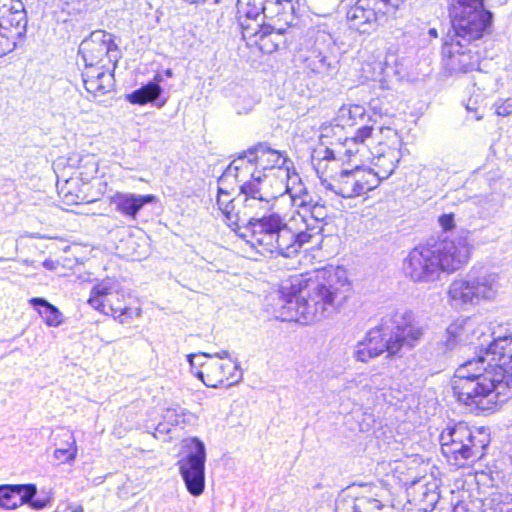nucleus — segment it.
Instances as JSON below:
<instances>
[{"mask_svg":"<svg viewBox=\"0 0 512 512\" xmlns=\"http://www.w3.org/2000/svg\"><path fill=\"white\" fill-rule=\"evenodd\" d=\"M286 192L290 194L292 204L294 207L301 209L300 212L306 213L315 201L308 194L306 190H301L300 193H292V190L286 186Z\"/></svg>","mask_w":512,"mask_h":512,"instance_id":"79ce46f5","label":"nucleus"},{"mask_svg":"<svg viewBox=\"0 0 512 512\" xmlns=\"http://www.w3.org/2000/svg\"><path fill=\"white\" fill-rule=\"evenodd\" d=\"M76 181L74 179L67 180L65 186L61 188L60 193L64 194V199L67 203L77 202L79 197L71 192V188L74 186Z\"/></svg>","mask_w":512,"mask_h":512,"instance_id":"09e8293b","label":"nucleus"},{"mask_svg":"<svg viewBox=\"0 0 512 512\" xmlns=\"http://www.w3.org/2000/svg\"><path fill=\"white\" fill-rule=\"evenodd\" d=\"M79 53L85 63L102 64L107 58L108 62H117L119 50L114 43L113 36L103 30H97L83 40L79 47Z\"/></svg>","mask_w":512,"mask_h":512,"instance_id":"f3484780","label":"nucleus"},{"mask_svg":"<svg viewBox=\"0 0 512 512\" xmlns=\"http://www.w3.org/2000/svg\"><path fill=\"white\" fill-rule=\"evenodd\" d=\"M36 494L37 487L35 484L0 485V507L15 509L23 504H29L36 510L45 508L50 503L51 497L35 498Z\"/></svg>","mask_w":512,"mask_h":512,"instance_id":"a211bd4d","label":"nucleus"},{"mask_svg":"<svg viewBox=\"0 0 512 512\" xmlns=\"http://www.w3.org/2000/svg\"><path fill=\"white\" fill-rule=\"evenodd\" d=\"M210 356H213V354L197 353L187 355V360L190 364L192 372L195 375L197 370H204V366L202 364L208 363Z\"/></svg>","mask_w":512,"mask_h":512,"instance_id":"c03bdc74","label":"nucleus"},{"mask_svg":"<svg viewBox=\"0 0 512 512\" xmlns=\"http://www.w3.org/2000/svg\"><path fill=\"white\" fill-rule=\"evenodd\" d=\"M104 67V64L89 65V63H85V69L82 72L83 83H85V80H92L106 73L107 71L104 69Z\"/></svg>","mask_w":512,"mask_h":512,"instance_id":"a18cd8bd","label":"nucleus"},{"mask_svg":"<svg viewBox=\"0 0 512 512\" xmlns=\"http://www.w3.org/2000/svg\"><path fill=\"white\" fill-rule=\"evenodd\" d=\"M439 261L434 244L418 245L403 260V273L414 283L431 284L444 273Z\"/></svg>","mask_w":512,"mask_h":512,"instance_id":"9d476101","label":"nucleus"},{"mask_svg":"<svg viewBox=\"0 0 512 512\" xmlns=\"http://www.w3.org/2000/svg\"><path fill=\"white\" fill-rule=\"evenodd\" d=\"M287 31H278L271 27V24L263 23H245L242 22L243 38L252 41L259 49L266 54H271L282 45H285V33Z\"/></svg>","mask_w":512,"mask_h":512,"instance_id":"6ab92c4d","label":"nucleus"},{"mask_svg":"<svg viewBox=\"0 0 512 512\" xmlns=\"http://www.w3.org/2000/svg\"><path fill=\"white\" fill-rule=\"evenodd\" d=\"M429 35L432 37H437V30L435 28H431L429 30Z\"/></svg>","mask_w":512,"mask_h":512,"instance_id":"13d9d810","label":"nucleus"},{"mask_svg":"<svg viewBox=\"0 0 512 512\" xmlns=\"http://www.w3.org/2000/svg\"><path fill=\"white\" fill-rule=\"evenodd\" d=\"M346 19L349 28L361 34H371L388 20L385 12L375 5V0H357L347 10Z\"/></svg>","mask_w":512,"mask_h":512,"instance_id":"dca6fc26","label":"nucleus"},{"mask_svg":"<svg viewBox=\"0 0 512 512\" xmlns=\"http://www.w3.org/2000/svg\"><path fill=\"white\" fill-rule=\"evenodd\" d=\"M496 113L499 116H509L512 113V98H506L496 103Z\"/></svg>","mask_w":512,"mask_h":512,"instance_id":"de8ad7c7","label":"nucleus"},{"mask_svg":"<svg viewBox=\"0 0 512 512\" xmlns=\"http://www.w3.org/2000/svg\"><path fill=\"white\" fill-rule=\"evenodd\" d=\"M165 104V101L158 104V107H162Z\"/></svg>","mask_w":512,"mask_h":512,"instance_id":"bf43d9fd","label":"nucleus"},{"mask_svg":"<svg viewBox=\"0 0 512 512\" xmlns=\"http://www.w3.org/2000/svg\"><path fill=\"white\" fill-rule=\"evenodd\" d=\"M500 289L499 275L483 265H474L463 278L455 279L448 288L452 305H477L496 298Z\"/></svg>","mask_w":512,"mask_h":512,"instance_id":"6e6552de","label":"nucleus"},{"mask_svg":"<svg viewBox=\"0 0 512 512\" xmlns=\"http://www.w3.org/2000/svg\"><path fill=\"white\" fill-rule=\"evenodd\" d=\"M56 512H83V507L78 504L58 506Z\"/></svg>","mask_w":512,"mask_h":512,"instance_id":"603ef678","label":"nucleus"},{"mask_svg":"<svg viewBox=\"0 0 512 512\" xmlns=\"http://www.w3.org/2000/svg\"><path fill=\"white\" fill-rule=\"evenodd\" d=\"M250 158L257 164L260 173L266 174V171L277 170L279 173L288 176L289 160L279 151L270 148L266 143H259L248 149Z\"/></svg>","mask_w":512,"mask_h":512,"instance_id":"412c9836","label":"nucleus"},{"mask_svg":"<svg viewBox=\"0 0 512 512\" xmlns=\"http://www.w3.org/2000/svg\"><path fill=\"white\" fill-rule=\"evenodd\" d=\"M471 328L470 321L466 320L464 324L452 323L446 330L447 340L446 346L452 349L458 342L462 341L463 334L467 333Z\"/></svg>","mask_w":512,"mask_h":512,"instance_id":"a19ab883","label":"nucleus"},{"mask_svg":"<svg viewBox=\"0 0 512 512\" xmlns=\"http://www.w3.org/2000/svg\"><path fill=\"white\" fill-rule=\"evenodd\" d=\"M402 2L403 0H375V5L389 18L395 16Z\"/></svg>","mask_w":512,"mask_h":512,"instance_id":"37998d69","label":"nucleus"},{"mask_svg":"<svg viewBox=\"0 0 512 512\" xmlns=\"http://www.w3.org/2000/svg\"><path fill=\"white\" fill-rule=\"evenodd\" d=\"M265 0H237V13L240 25L245 23H259L258 18L265 14Z\"/></svg>","mask_w":512,"mask_h":512,"instance_id":"2f4dec72","label":"nucleus"},{"mask_svg":"<svg viewBox=\"0 0 512 512\" xmlns=\"http://www.w3.org/2000/svg\"><path fill=\"white\" fill-rule=\"evenodd\" d=\"M469 45L470 44L450 37V33L447 34L442 47L443 67L446 71H448L450 74L461 73V69H456L458 62L459 65L461 64L459 55L461 49Z\"/></svg>","mask_w":512,"mask_h":512,"instance_id":"cd10ccee","label":"nucleus"},{"mask_svg":"<svg viewBox=\"0 0 512 512\" xmlns=\"http://www.w3.org/2000/svg\"><path fill=\"white\" fill-rule=\"evenodd\" d=\"M347 113L351 115V120L357 124V119H362L365 116V108L361 105L342 106V115Z\"/></svg>","mask_w":512,"mask_h":512,"instance_id":"49530a36","label":"nucleus"},{"mask_svg":"<svg viewBox=\"0 0 512 512\" xmlns=\"http://www.w3.org/2000/svg\"><path fill=\"white\" fill-rule=\"evenodd\" d=\"M378 186V180L370 170L355 166L353 169L341 168L334 181H329L326 189L343 198L361 196Z\"/></svg>","mask_w":512,"mask_h":512,"instance_id":"ddd939ff","label":"nucleus"},{"mask_svg":"<svg viewBox=\"0 0 512 512\" xmlns=\"http://www.w3.org/2000/svg\"><path fill=\"white\" fill-rule=\"evenodd\" d=\"M43 266L46 268V269H49V270H53L55 268V264L52 260H45L43 262Z\"/></svg>","mask_w":512,"mask_h":512,"instance_id":"864d4df0","label":"nucleus"},{"mask_svg":"<svg viewBox=\"0 0 512 512\" xmlns=\"http://www.w3.org/2000/svg\"><path fill=\"white\" fill-rule=\"evenodd\" d=\"M192 418L193 414L179 405L169 407L163 413L164 421L171 426L189 423Z\"/></svg>","mask_w":512,"mask_h":512,"instance_id":"58836bf2","label":"nucleus"},{"mask_svg":"<svg viewBox=\"0 0 512 512\" xmlns=\"http://www.w3.org/2000/svg\"><path fill=\"white\" fill-rule=\"evenodd\" d=\"M373 130L372 126L364 125L358 128L352 137L345 139L343 145L346 149L344 153L349 159L357 154H364L365 143L371 138Z\"/></svg>","mask_w":512,"mask_h":512,"instance_id":"72a5a7b5","label":"nucleus"},{"mask_svg":"<svg viewBox=\"0 0 512 512\" xmlns=\"http://www.w3.org/2000/svg\"><path fill=\"white\" fill-rule=\"evenodd\" d=\"M490 442L485 428L471 430L465 423H458L440 434L443 455L452 465L462 467L467 461H475L484 455Z\"/></svg>","mask_w":512,"mask_h":512,"instance_id":"423d86ee","label":"nucleus"},{"mask_svg":"<svg viewBox=\"0 0 512 512\" xmlns=\"http://www.w3.org/2000/svg\"><path fill=\"white\" fill-rule=\"evenodd\" d=\"M157 430H158L159 432H164V431H168L169 429L165 426V424L160 423V424L158 425V427H157Z\"/></svg>","mask_w":512,"mask_h":512,"instance_id":"6e6d98bb","label":"nucleus"},{"mask_svg":"<svg viewBox=\"0 0 512 512\" xmlns=\"http://www.w3.org/2000/svg\"><path fill=\"white\" fill-rule=\"evenodd\" d=\"M30 305L37 310L44 323L50 327H58L63 322V315L59 309L46 299L34 297L29 300Z\"/></svg>","mask_w":512,"mask_h":512,"instance_id":"7c9ffc66","label":"nucleus"},{"mask_svg":"<svg viewBox=\"0 0 512 512\" xmlns=\"http://www.w3.org/2000/svg\"><path fill=\"white\" fill-rule=\"evenodd\" d=\"M325 216L324 206L318 202L313 203L306 213L293 211L287 219L278 213L280 224L271 231L269 255L290 258L298 254L303 245L320 243Z\"/></svg>","mask_w":512,"mask_h":512,"instance_id":"39448f33","label":"nucleus"},{"mask_svg":"<svg viewBox=\"0 0 512 512\" xmlns=\"http://www.w3.org/2000/svg\"><path fill=\"white\" fill-rule=\"evenodd\" d=\"M444 272L452 273L465 266L471 257L473 245L468 241V232L454 235L434 244Z\"/></svg>","mask_w":512,"mask_h":512,"instance_id":"2eb2a0df","label":"nucleus"},{"mask_svg":"<svg viewBox=\"0 0 512 512\" xmlns=\"http://www.w3.org/2000/svg\"><path fill=\"white\" fill-rule=\"evenodd\" d=\"M66 437V447L57 448L54 451V458L61 463H71L77 456V445L76 440L69 431L64 433Z\"/></svg>","mask_w":512,"mask_h":512,"instance_id":"e433bc0d","label":"nucleus"},{"mask_svg":"<svg viewBox=\"0 0 512 512\" xmlns=\"http://www.w3.org/2000/svg\"><path fill=\"white\" fill-rule=\"evenodd\" d=\"M163 80L162 75L157 74L153 81L148 82L139 89L134 90L126 96V99L131 104L145 105L150 102H155L162 93L160 82Z\"/></svg>","mask_w":512,"mask_h":512,"instance_id":"c85d7f7f","label":"nucleus"},{"mask_svg":"<svg viewBox=\"0 0 512 512\" xmlns=\"http://www.w3.org/2000/svg\"><path fill=\"white\" fill-rule=\"evenodd\" d=\"M334 121L336 122V124H335L336 127L343 128L345 126H354L355 125V121L351 120V115H347V113H345V115L344 114L342 115V107L338 110L337 116Z\"/></svg>","mask_w":512,"mask_h":512,"instance_id":"8fccbe9b","label":"nucleus"},{"mask_svg":"<svg viewBox=\"0 0 512 512\" xmlns=\"http://www.w3.org/2000/svg\"><path fill=\"white\" fill-rule=\"evenodd\" d=\"M267 180L268 175L258 171L257 164L250 158V152L247 150L228 165L218 178L217 184L234 189L239 185V192L247 197H255L273 209L277 196L265 188Z\"/></svg>","mask_w":512,"mask_h":512,"instance_id":"0eeeda50","label":"nucleus"},{"mask_svg":"<svg viewBox=\"0 0 512 512\" xmlns=\"http://www.w3.org/2000/svg\"><path fill=\"white\" fill-rule=\"evenodd\" d=\"M113 81V74L106 72L100 75L98 78L85 80L84 86L88 93L92 94L93 96H98L110 91L113 86Z\"/></svg>","mask_w":512,"mask_h":512,"instance_id":"c9c22d12","label":"nucleus"},{"mask_svg":"<svg viewBox=\"0 0 512 512\" xmlns=\"http://www.w3.org/2000/svg\"><path fill=\"white\" fill-rule=\"evenodd\" d=\"M476 48V45L472 43L469 46L464 47L461 49L459 58L461 60V64H457L456 69H461V73H466L468 71H472L476 69L479 65V55L478 52L474 50Z\"/></svg>","mask_w":512,"mask_h":512,"instance_id":"4c0bfd02","label":"nucleus"},{"mask_svg":"<svg viewBox=\"0 0 512 512\" xmlns=\"http://www.w3.org/2000/svg\"><path fill=\"white\" fill-rule=\"evenodd\" d=\"M263 19H266V23L271 24L275 30L287 31L297 22L295 3L292 0L268 1Z\"/></svg>","mask_w":512,"mask_h":512,"instance_id":"4be33fe9","label":"nucleus"},{"mask_svg":"<svg viewBox=\"0 0 512 512\" xmlns=\"http://www.w3.org/2000/svg\"><path fill=\"white\" fill-rule=\"evenodd\" d=\"M307 53L336 51L335 40L331 34L329 25L317 24L307 30L304 41Z\"/></svg>","mask_w":512,"mask_h":512,"instance_id":"a878e982","label":"nucleus"},{"mask_svg":"<svg viewBox=\"0 0 512 512\" xmlns=\"http://www.w3.org/2000/svg\"><path fill=\"white\" fill-rule=\"evenodd\" d=\"M349 290L347 273L339 266L294 275L281 286L279 318L307 325L328 317L339 309Z\"/></svg>","mask_w":512,"mask_h":512,"instance_id":"f03ea898","label":"nucleus"},{"mask_svg":"<svg viewBox=\"0 0 512 512\" xmlns=\"http://www.w3.org/2000/svg\"><path fill=\"white\" fill-rule=\"evenodd\" d=\"M164 75L168 78H171L173 76V71L171 69H166L164 71Z\"/></svg>","mask_w":512,"mask_h":512,"instance_id":"4d7b16f0","label":"nucleus"},{"mask_svg":"<svg viewBox=\"0 0 512 512\" xmlns=\"http://www.w3.org/2000/svg\"><path fill=\"white\" fill-rule=\"evenodd\" d=\"M258 99L250 94L248 90L241 86H235L233 89L231 103L237 114H247L253 110L258 103Z\"/></svg>","mask_w":512,"mask_h":512,"instance_id":"f704fd0d","label":"nucleus"},{"mask_svg":"<svg viewBox=\"0 0 512 512\" xmlns=\"http://www.w3.org/2000/svg\"><path fill=\"white\" fill-rule=\"evenodd\" d=\"M499 512H512V500H508V502H506L505 506L503 507V511Z\"/></svg>","mask_w":512,"mask_h":512,"instance_id":"5fc2aeb1","label":"nucleus"},{"mask_svg":"<svg viewBox=\"0 0 512 512\" xmlns=\"http://www.w3.org/2000/svg\"><path fill=\"white\" fill-rule=\"evenodd\" d=\"M202 365L204 370H197L196 377L207 387L216 388L222 384L231 387L242 380L239 364L230 358L226 350L213 354L208 363Z\"/></svg>","mask_w":512,"mask_h":512,"instance_id":"f8f14e48","label":"nucleus"},{"mask_svg":"<svg viewBox=\"0 0 512 512\" xmlns=\"http://www.w3.org/2000/svg\"><path fill=\"white\" fill-rule=\"evenodd\" d=\"M492 192L474 198V203L479 206L482 217H488L496 213L502 205L503 195L497 188V182L490 183Z\"/></svg>","mask_w":512,"mask_h":512,"instance_id":"473e14b6","label":"nucleus"},{"mask_svg":"<svg viewBox=\"0 0 512 512\" xmlns=\"http://www.w3.org/2000/svg\"><path fill=\"white\" fill-rule=\"evenodd\" d=\"M303 63L305 69L320 78H332L339 70V58L336 51L307 53L303 58Z\"/></svg>","mask_w":512,"mask_h":512,"instance_id":"b1692460","label":"nucleus"},{"mask_svg":"<svg viewBox=\"0 0 512 512\" xmlns=\"http://www.w3.org/2000/svg\"><path fill=\"white\" fill-rule=\"evenodd\" d=\"M183 448L186 455L177 463L179 472L188 492L199 496L205 488V445L200 439L193 437L183 441Z\"/></svg>","mask_w":512,"mask_h":512,"instance_id":"9b49d317","label":"nucleus"},{"mask_svg":"<svg viewBox=\"0 0 512 512\" xmlns=\"http://www.w3.org/2000/svg\"><path fill=\"white\" fill-rule=\"evenodd\" d=\"M156 197L152 194H134L116 192L111 197L115 210L129 220H136L138 212L147 204L154 203Z\"/></svg>","mask_w":512,"mask_h":512,"instance_id":"5701e85b","label":"nucleus"},{"mask_svg":"<svg viewBox=\"0 0 512 512\" xmlns=\"http://www.w3.org/2000/svg\"><path fill=\"white\" fill-rule=\"evenodd\" d=\"M508 500H512V494L496 489L486 496L482 502L485 509L499 512L503 511V507Z\"/></svg>","mask_w":512,"mask_h":512,"instance_id":"ea45409f","label":"nucleus"},{"mask_svg":"<svg viewBox=\"0 0 512 512\" xmlns=\"http://www.w3.org/2000/svg\"><path fill=\"white\" fill-rule=\"evenodd\" d=\"M399 159L394 150L389 149L373 158V168H367L375 175L378 180V185L384 179H387L395 170Z\"/></svg>","mask_w":512,"mask_h":512,"instance_id":"c756f323","label":"nucleus"},{"mask_svg":"<svg viewBox=\"0 0 512 512\" xmlns=\"http://www.w3.org/2000/svg\"><path fill=\"white\" fill-rule=\"evenodd\" d=\"M383 508V504L373 497H344L336 501V512H377Z\"/></svg>","mask_w":512,"mask_h":512,"instance_id":"bb28decb","label":"nucleus"},{"mask_svg":"<svg viewBox=\"0 0 512 512\" xmlns=\"http://www.w3.org/2000/svg\"><path fill=\"white\" fill-rule=\"evenodd\" d=\"M21 9L10 10L0 17V57L13 51L17 40L26 33L27 17L22 4Z\"/></svg>","mask_w":512,"mask_h":512,"instance_id":"aec40b11","label":"nucleus"},{"mask_svg":"<svg viewBox=\"0 0 512 512\" xmlns=\"http://www.w3.org/2000/svg\"><path fill=\"white\" fill-rule=\"evenodd\" d=\"M424 329L414 313L406 308H392L382 316L379 325L370 329L353 352L357 361L367 363L384 352L387 358L402 357L421 341Z\"/></svg>","mask_w":512,"mask_h":512,"instance_id":"20e7f679","label":"nucleus"},{"mask_svg":"<svg viewBox=\"0 0 512 512\" xmlns=\"http://www.w3.org/2000/svg\"><path fill=\"white\" fill-rule=\"evenodd\" d=\"M312 163L325 187L329 181H334V177H337L340 169L344 168L342 160L337 159L334 151L327 147L315 151L312 156Z\"/></svg>","mask_w":512,"mask_h":512,"instance_id":"393cba45","label":"nucleus"},{"mask_svg":"<svg viewBox=\"0 0 512 512\" xmlns=\"http://www.w3.org/2000/svg\"><path fill=\"white\" fill-rule=\"evenodd\" d=\"M452 388L459 402L480 411L512 398V335L494 337L484 356L460 365Z\"/></svg>","mask_w":512,"mask_h":512,"instance_id":"f257e3e1","label":"nucleus"},{"mask_svg":"<svg viewBox=\"0 0 512 512\" xmlns=\"http://www.w3.org/2000/svg\"><path fill=\"white\" fill-rule=\"evenodd\" d=\"M123 294L116 289V284L110 279L95 284L90 292L88 304L104 314H109L114 319L124 323L127 317H131L130 309L122 303Z\"/></svg>","mask_w":512,"mask_h":512,"instance_id":"4468645a","label":"nucleus"},{"mask_svg":"<svg viewBox=\"0 0 512 512\" xmlns=\"http://www.w3.org/2000/svg\"><path fill=\"white\" fill-rule=\"evenodd\" d=\"M439 224L445 230L449 231L454 227V215L453 214H443L439 217Z\"/></svg>","mask_w":512,"mask_h":512,"instance_id":"3c124183","label":"nucleus"},{"mask_svg":"<svg viewBox=\"0 0 512 512\" xmlns=\"http://www.w3.org/2000/svg\"><path fill=\"white\" fill-rule=\"evenodd\" d=\"M2 4V0H0V5Z\"/></svg>","mask_w":512,"mask_h":512,"instance_id":"052dcab7","label":"nucleus"},{"mask_svg":"<svg viewBox=\"0 0 512 512\" xmlns=\"http://www.w3.org/2000/svg\"><path fill=\"white\" fill-rule=\"evenodd\" d=\"M234 192L233 187L217 184L216 206L223 221L242 237L249 233L252 246L260 254L269 255L271 231L280 224L278 213L255 197H247L241 192L234 196Z\"/></svg>","mask_w":512,"mask_h":512,"instance_id":"7ed1b4c3","label":"nucleus"},{"mask_svg":"<svg viewBox=\"0 0 512 512\" xmlns=\"http://www.w3.org/2000/svg\"><path fill=\"white\" fill-rule=\"evenodd\" d=\"M450 16V37L470 45L483 38L493 19L484 7V0H452Z\"/></svg>","mask_w":512,"mask_h":512,"instance_id":"1a4fd4ad","label":"nucleus"}]
</instances>
